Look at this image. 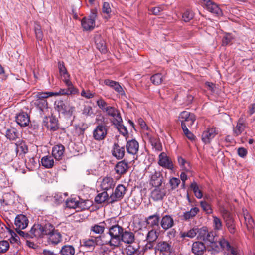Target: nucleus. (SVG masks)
<instances>
[{
	"mask_svg": "<svg viewBox=\"0 0 255 255\" xmlns=\"http://www.w3.org/2000/svg\"><path fill=\"white\" fill-rule=\"evenodd\" d=\"M58 69L63 81L67 87V89H60L62 95L74 94L78 93V89L75 88L70 80V75L67 72L63 62H59Z\"/></svg>",
	"mask_w": 255,
	"mask_h": 255,
	"instance_id": "1",
	"label": "nucleus"
},
{
	"mask_svg": "<svg viewBox=\"0 0 255 255\" xmlns=\"http://www.w3.org/2000/svg\"><path fill=\"white\" fill-rule=\"evenodd\" d=\"M109 228V234L111 239L108 242L110 246L118 247L120 245V239L124 231L123 228L116 223H112Z\"/></svg>",
	"mask_w": 255,
	"mask_h": 255,
	"instance_id": "2",
	"label": "nucleus"
},
{
	"mask_svg": "<svg viewBox=\"0 0 255 255\" xmlns=\"http://www.w3.org/2000/svg\"><path fill=\"white\" fill-rule=\"evenodd\" d=\"M146 172L149 174V183L153 187L161 186L163 182L162 173L153 166H149Z\"/></svg>",
	"mask_w": 255,
	"mask_h": 255,
	"instance_id": "3",
	"label": "nucleus"
},
{
	"mask_svg": "<svg viewBox=\"0 0 255 255\" xmlns=\"http://www.w3.org/2000/svg\"><path fill=\"white\" fill-rule=\"evenodd\" d=\"M97 10L93 9L88 17H84L81 21V25L85 30H91L95 26V19L97 17Z\"/></svg>",
	"mask_w": 255,
	"mask_h": 255,
	"instance_id": "4",
	"label": "nucleus"
},
{
	"mask_svg": "<svg viewBox=\"0 0 255 255\" xmlns=\"http://www.w3.org/2000/svg\"><path fill=\"white\" fill-rule=\"evenodd\" d=\"M112 223H115V218H111L106 220L95 224L91 227V231L98 234H102L106 228L109 227Z\"/></svg>",
	"mask_w": 255,
	"mask_h": 255,
	"instance_id": "5",
	"label": "nucleus"
},
{
	"mask_svg": "<svg viewBox=\"0 0 255 255\" xmlns=\"http://www.w3.org/2000/svg\"><path fill=\"white\" fill-rule=\"evenodd\" d=\"M179 119L181 123L182 127H183L184 125L186 127H190L196 120V117L193 113L184 111L180 113Z\"/></svg>",
	"mask_w": 255,
	"mask_h": 255,
	"instance_id": "6",
	"label": "nucleus"
},
{
	"mask_svg": "<svg viewBox=\"0 0 255 255\" xmlns=\"http://www.w3.org/2000/svg\"><path fill=\"white\" fill-rule=\"evenodd\" d=\"M155 250L161 255H171L173 251L171 242L160 241L155 247Z\"/></svg>",
	"mask_w": 255,
	"mask_h": 255,
	"instance_id": "7",
	"label": "nucleus"
},
{
	"mask_svg": "<svg viewBox=\"0 0 255 255\" xmlns=\"http://www.w3.org/2000/svg\"><path fill=\"white\" fill-rule=\"evenodd\" d=\"M93 137L96 140L104 139L107 134V128L104 124H99L93 132Z\"/></svg>",
	"mask_w": 255,
	"mask_h": 255,
	"instance_id": "8",
	"label": "nucleus"
},
{
	"mask_svg": "<svg viewBox=\"0 0 255 255\" xmlns=\"http://www.w3.org/2000/svg\"><path fill=\"white\" fill-rule=\"evenodd\" d=\"M158 164L163 168L173 170L174 165L172 160L165 152H161L159 155Z\"/></svg>",
	"mask_w": 255,
	"mask_h": 255,
	"instance_id": "9",
	"label": "nucleus"
},
{
	"mask_svg": "<svg viewBox=\"0 0 255 255\" xmlns=\"http://www.w3.org/2000/svg\"><path fill=\"white\" fill-rule=\"evenodd\" d=\"M107 114L112 117L111 122L113 124H118L120 122H122V118L119 110L116 108L109 106L107 108L105 112Z\"/></svg>",
	"mask_w": 255,
	"mask_h": 255,
	"instance_id": "10",
	"label": "nucleus"
},
{
	"mask_svg": "<svg viewBox=\"0 0 255 255\" xmlns=\"http://www.w3.org/2000/svg\"><path fill=\"white\" fill-rule=\"evenodd\" d=\"M232 247L229 243L223 238L220 239L216 243H212L211 245V248L217 252L222 250L228 251Z\"/></svg>",
	"mask_w": 255,
	"mask_h": 255,
	"instance_id": "11",
	"label": "nucleus"
},
{
	"mask_svg": "<svg viewBox=\"0 0 255 255\" xmlns=\"http://www.w3.org/2000/svg\"><path fill=\"white\" fill-rule=\"evenodd\" d=\"M101 244V239L100 236L92 237L90 239H85L83 240L81 242L82 246L88 250H93L96 245Z\"/></svg>",
	"mask_w": 255,
	"mask_h": 255,
	"instance_id": "12",
	"label": "nucleus"
},
{
	"mask_svg": "<svg viewBox=\"0 0 255 255\" xmlns=\"http://www.w3.org/2000/svg\"><path fill=\"white\" fill-rule=\"evenodd\" d=\"M126 187L122 184L118 185L115 191L110 196V202H116L123 198L126 193Z\"/></svg>",
	"mask_w": 255,
	"mask_h": 255,
	"instance_id": "13",
	"label": "nucleus"
},
{
	"mask_svg": "<svg viewBox=\"0 0 255 255\" xmlns=\"http://www.w3.org/2000/svg\"><path fill=\"white\" fill-rule=\"evenodd\" d=\"M47 241L50 245H57L62 241V234L58 230L55 229L47 237Z\"/></svg>",
	"mask_w": 255,
	"mask_h": 255,
	"instance_id": "14",
	"label": "nucleus"
},
{
	"mask_svg": "<svg viewBox=\"0 0 255 255\" xmlns=\"http://www.w3.org/2000/svg\"><path fill=\"white\" fill-rule=\"evenodd\" d=\"M218 134V131L216 128H207L202 134V140L205 143L210 142L211 139Z\"/></svg>",
	"mask_w": 255,
	"mask_h": 255,
	"instance_id": "15",
	"label": "nucleus"
},
{
	"mask_svg": "<svg viewBox=\"0 0 255 255\" xmlns=\"http://www.w3.org/2000/svg\"><path fill=\"white\" fill-rule=\"evenodd\" d=\"M43 124L47 129L53 131L57 130L59 128L58 120L53 117H45L43 120Z\"/></svg>",
	"mask_w": 255,
	"mask_h": 255,
	"instance_id": "16",
	"label": "nucleus"
},
{
	"mask_svg": "<svg viewBox=\"0 0 255 255\" xmlns=\"http://www.w3.org/2000/svg\"><path fill=\"white\" fill-rule=\"evenodd\" d=\"M199 211L200 209L199 208L193 207L190 210L183 212V214L180 216L181 219L186 222L189 221L193 219L199 213Z\"/></svg>",
	"mask_w": 255,
	"mask_h": 255,
	"instance_id": "17",
	"label": "nucleus"
},
{
	"mask_svg": "<svg viewBox=\"0 0 255 255\" xmlns=\"http://www.w3.org/2000/svg\"><path fill=\"white\" fill-rule=\"evenodd\" d=\"M104 83L106 85L114 89L115 91L118 93V95L121 96H125V93L123 88L118 82L110 79H105L104 81Z\"/></svg>",
	"mask_w": 255,
	"mask_h": 255,
	"instance_id": "18",
	"label": "nucleus"
},
{
	"mask_svg": "<svg viewBox=\"0 0 255 255\" xmlns=\"http://www.w3.org/2000/svg\"><path fill=\"white\" fill-rule=\"evenodd\" d=\"M28 222L26 216L23 214L18 215L15 219L16 229H24L27 227Z\"/></svg>",
	"mask_w": 255,
	"mask_h": 255,
	"instance_id": "19",
	"label": "nucleus"
},
{
	"mask_svg": "<svg viewBox=\"0 0 255 255\" xmlns=\"http://www.w3.org/2000/svg\"><path fill=\"white\" fill-rule=\"evenodd\" d=\"M126 149L128 153L132 155H135L139 150L138 142L135 139H131L127 141Z\"/></svg>",
	"mask_w": 255,
	"mask_h": 255,
	"instance_id": "20",
	"label": "nucleus"
},
{
	"mask_svg": "<svg viewBox=\"0 0 255 255\" xmlns=\"http://www.w3.org/2000/svg\"><path fill=\"white\" fill-rule=\"evenodd\" d=\"M160 223L162 228L165 231L171 228L174 225L173 218L168 215L163 216Z\"/></svg>",
	"mask_w": 255,
	"mask_h": 255,
	"instance_id": "21",
	"label": "nucleus"
},
{
	"mask_svg": "<svg viewBox=\"0 0 255 255\" xmlns=\"http://www.w3.org/2000/svg\"><path fill=\"white\" fill-rule=\"evenodd\" d=\"M65 147L62 144L55 145L52 149V154L57 161L61 160L63 157Z\"/></svg>",
	"mask_w": 255,
	"mask_h": 255,
	"instance_id": "22",
	"label": "nucleus"
},
{
	"mask_svg": "<svg viewBox=\"0 0 255 255\" xmlns=\"http://www.w3.org/2000/svg\"><path fill=\"white\" fill-rule=\"evenodd\" d=\"M151 192V197L154 201L162 200L166 195V190L161 186L155 187Z\"/></svg>",
	"mask_w": 255,
	"mask_h": 255,
	"instance_id": "23",
	"label": "nucleus"
},
{
	"mask_svg": "<svg viewBox=\"0 0 255 255\" xmlns=\"http://www.w3.org/2000/svg\"><path fill=\"white\" fill-rule=\"evenodd\" d=\"M16 121L20 126L25 127L29 124L30 118L26 113L21 112L16 117Z\"/></svg>",
	"mask_w": 255,
	"mask_h": 255,
	"instance_id": "24",
	"label": "nucleus"
},
{
	"mask_svg": "<svg viewBox=\"0 0 255 255\" xmlns=\"http://www.w3.org/2000/svg\"><path fill=\"white\" fill-rule=\"evenodd\" d=\"M160 217L158 214L149 216L146 219V223L149 227L152 229L159 228Z\"/></svg>",
	"mask_w": 255,
	"mask_h": 255,
	"instance_id": "25",
	"label": "nucleus"
},
{
	"mask_svg": "<svg viewBox=\"0 0 255 255\" xmlns=\"http://www.w3.org/2000/svg\"><path fill=\"white\" fill-rule=\"evenodd\" d=\"M135 240V236L131 231L127 230L123 231L120 239V243L121 241L123 242L126 244H130L134 242Z\"/></svg>",
	"mask_w": 255,
	"mask_h": 255,
	"instance_id": "26",
	"label": "nucleus"
},
{
	"mask_svg": "<svg viewBox=\"0 0 255 255\" xmlns=\"http://www.w3.org/2000/svg\"><path fill=\"white\" fill-rule=\"evenodd\" d=\"M125 153L124 147L120 146L117 143H115L112 148V155L117 159H122Z\"/></svg>",
	"mask_w": 255,
	"mask_h": 255,
	"instance_id": "27",
	"label": "nucleus"
},
{
	"mask_svg": "<svg viewBox=\"0 0 255 255\" xmlns=\"http://www.w3.org/2000/svg\"><path fill=\"white\" fill-rule=\"evenodd\" d=\"M59 95H62L60 91L58 92H38L35 93L34 98L35 100H45V99L52 96H56Z\"/></svg>",
	"mask_w": 255,
	"mask_h": 255,
	"instance_id": "28",
	"label": "nucleus"
},
{
	"mask_svg": "<svg viewBox=\"0 0 255 255\" xmlns=\"http://www.w3.org/2000/svg\"><path fill=\"white\" fill-rule=\"evenodd\" d=\"M205 250V246L203 243L196 241L193 243L192 246V252L196 255H201Z\"/></svg>",
	"mask_w": 255,
	"mask_h": 255,
	"instance_id": "29",
	"label": "nucleus"
},
{
	"mask_svg": "<svg viewBox=\"0 0 255 255\" xmlns=\"http://www.w3.org/2000/svg\"><path fill=\"white\" fill-rule=\"evenodd\" d=\"M115 184V182L112 178L105 177L102 179L100 186L103 190H108L114 188Z\"/></svg>",
	"mask_w": 255,
	"mask_h": 255,
	"instance_id": "30",
	"label": "nucleus"
},
{
	"mask_svg": "<svg viewBox=\"0 0 255 255\" xmlns=\"http://www.w3.org/2000/svg\"><path fill=\"white\" fill-rule=\"evenodd\" d=\"M29 236L30 238H41L43 234L41 229V225L34 224L29 231Z\"/></svg>",
	"mask_w": 255,
	"mask_h": 255,
	"instance_id": "31",
	"label": "nucleus"
},
{
	"mask_svg": "<svg viewBox=\"0 0 255 255\" xmlns=\"http://www.w3.org/2000/svg\"><path fill=\"white\" fill-rule=\"evenodd\" d=\"M110 196H109L106 191L98 194L95 198V201L98 204H102L104 202L107 203H112L113 202H110Z\"/></svg>",
	"mask_w": 255,
	"mask_h": 255,
	"instance_id": "32",
	"label": "nucleus"
},
{
	"mask_svg": "<svg viewBox=\"0 0 255 255\" xmlns=\"http://www.w3.org/2000/svg\"><path fill=\"white\" fill-rule=\"evenodd\" d=\"M128 168V163L124 160L119 162L115 167V170L118 174H123L125 173Z\"/></svg>",
	"mask_w": 255,
	"mask_h": 255,
	"instance_id": "33",
	"label": "nucleus"
},
{
	"mask_svg": "<svg viewBox=\"0 0 255 255\" xmlns=\"http://www.w3.org/2000/svg\"><path fill=\"white\" fill-rule=\"evenodd\" d=\"M203 0L206 2L207 8L210 12L217 15H220L221 14V10L216 4L212 2L210 0Z\"/></svg>",
	"mask_w": 255,
	"mask_h": 255,
	"instance_id": "34",
	"label": "nucleus"
},
{
	"mask_svg": "<svg viewBox=\"0 0 255 255\" xmlns=\"http://www.w3.org/2000/svg\"><path fill=\"white\" fill-rule=\"evenodd\" d=\"M53 158V156L49 155L43 157L41 161L42 165L47 169L52 168L55 163Z\"/></svg>",
	"mask_w": 255,
	"mask_h": 255,
	"instance_id": "35",
	"label": "nucleus"
},
{
	"mask_svg": "<svg viewBox=\"0 0 255 255\" xmlns=\"http://www.w3.org/2000/svg\"><path fill=\"white\" fill-rule=\"evenodd\" d=\"M244 217L248 230L251 231L255 226V222L253 219L247 211L244 212Z\"/></svg>",
	"mask_w": 255,
	"mask_h": 255,
	"instance_id": "36",
	"label": "nucleus"
},
{
	"mask_svg": "<svg viewBox=\"0 0 255 255\" xmlns=\"http://www.w3.org/2000/svg\"><path fill=\"white\" fill-rule=\"evenodd\" d=\"M95 43L97 48L102 53H105L107 51L105 42L100 36L95 37Z\"/></svg>",
	"mask_w": 255,
	"mask_h": 255,
	"instance_id": "37",
	"label": "nucleus"
},
{
	"mask_svg": "<svg viewBox=\"0 0 255 255\" xmlns=\"http://www.w3.org/2000/svg\"><path fill=\"white\" fill-rule=\"evenodd\" d=\"M75 253V250L72 245H64L60 250V253L61 255H74Z\"/></svg>",
	"mask_w": 255,
	"mask_h": 255,
	"instance_id": "38",
	"label": "nucleus"
},
{
	"mask_svg": "<svg viewBox=\"0 0 255 255\" xmlns=\"http://www.w3.org/2000/svg\"><path fill=\"white\" fill-rule=\"evenodd\" d=\"M55 108L62 113H65L68 111V107L67 104L62 100H58L55 102Z\"/></svg>",
	"mask_w": 255,
	"mask_h": 255,
	"instance_id": "39",
	"label": "nucleus"
},
{
	"mask_svg": "<svg viewBox=\"0 0 255 255\" xmlns=\"http://www.w3.org/2000/svg\"><path fill=\"white\" fill-rule=\"evenodd\" d=\"M41 229L43 236L47 235V237L55 230V227L50 223H47L44 226L41 225Z\"/></svg>",
	"mask_w": 255,
	"mask_h": 255,
	"instance_id": "40",
	"label": "nucleus"
},
{
	"mask_svg": "<svg viewBox=\"0 0 255 255\" xmlns=\"http://www.w3.org/2000/svg\"><path fill=\"white\" fill-rule=\"evenodd\" d=\"M5 136L10 140H14L18 138V133L15 128H12L7 129Z\"/></svg>",
	"mask_w": 255,
	"mask_h": 255,
	"instance_id": "41",
	"label": "nucleus"
},
{
	"mask_svg": "<svg viewBox=\"0 0 255 255\" xmlns=\"http://www.w3.org/2000/svg\"><path fill=\"white\" fill-rule=\"evenodd\" d=\"M79 200V199H77L76 198H70L67 199L66 201V207L72 209L78 208Z\"/></svg>",
	"mask_w": 255,
	"mask_h": 255,
	"instance_id": "42",
	"label": "nucleus"
},
{
	"mask_svg": "<svg viewBox=\"0 0 255 255\" xmlns=\"http://www.w3.org/2000/svg\"><path fill=\"white\" fill-rule=\"evenodd\" d=\"M34 32L37 40L41 41L43 38V33L41 26L38 23H35Z\"/></svg>",
	"mask_w": 255,
	"mask_h": 255,
	"instance_id": "43",
	"label": "nucleus"
},
{
	"mask_svg": "<svg viewBox=\"0 0 255 255\" xmlns=\"http://www.w3.org/2000/svg\"><path fill=\"white\" fill-rule=\"evenodd\" d=\"M158 233L155 229H152L147 235L146 239L149 242H153L157 240Z\"/></svg>",
	"mask_w": 255,
	"mask_h": 255,
	"instance_id": "44",
	"label": "nucleus"
},
{
	"mask_svg": "<svg viewBox=\"0 0 255 255\" xmlns=\"http://www.w3.org/2000/svg\"><path fill=\"white\" fill-rule=\"evenodd\" d=\"M213 217V227L215 230H221L222 228V222L221 220L215 215L212 216Z\"/></svg>",
	"mask_w": 255,
	"mask_h": 255,
	"instance_id": "45",
	"label": "nucleus"
},
{
	"mask_svg": "<svg viewBox=\"0 0 255 255\" xmlns=\"http://www.w3.org/2000/svg\"><path fill=\"white\" fill-rule=\"evenodd\" d=\"M197 233V228H192L187 232H181L180 233V236L182 238L188 237L193 238L196 236Z\"/></svg>",
	"mask_w": 255,
	"mask_h": 255,
	"instance_id": "46",
	"label": "nucleus"
},
{
	"mask_svg": "<svg viewBox=\"0 0 255 255\" xmlns=\"http://www.w3.org/2000/svg\"><path fill=\"white\" fill-rule=\"evenodd\" d=\"M190 188L194 192L195 196L198 199H201L203 197L202 191L199 189L197 184L193 182L190 185Z\"/></svg>",
	"mask_w": 255,
	"mask_h": 255,
	"instance_id": "47",
	"label": "nucleus"
},
{
	"mask_svg": "<svg viewBox=\"0 0 255 255\" xmlns=\"http://www.w3.org/2000/svg\"><path fill=\"white\" fill-rule=\"evenodd\" d=\"M190 188L194 192L195 196L198 199H201L203 197L202 191L199 189L197 184L193 182L190 185Z\"/></svg>",
	"mask_w": 255,
	"mask_h": 255,
	"instance_id": "48",
	"label": "nucleus"
},
{
	"mask_svg": "<svg viewBox=\"0 0 255 255\" xmlns=\"http://www.w3.org/2000/svg\"><path fill=\"white\" fill-rule=\"evenodd\" d=\"M226 225L227 227L228 228L229 232L233 234L235 232V226L234 223V220L231 217V216H229V218L225 219Z\"/></svg>",
	"mask_w": 255,
	"mask_h": 255,
	"instance_id": "49",
	"label": "nucleus"
},
{
	"mask_svg": "<svg viewBox=\"0 0 255 255\" xmlns=\"http://www.w3.org/2000/svg\"><path fill=\"white\" fill-rule=\"evenodd\" d=\"M245 125L240 122H238L236 126L233 129L234 135L236 136H238L241 134V133L245 129Z\"/></svg>",
	"mask_w": 255,
	"mask_h": 255,
	"instance_id": "50",
	"label": "nucleus"
},
{
	"mask_svg": "<svg viewBox=\"0 0 255 255\" xmlns=\"http://www.w3.org/2000/svg\"><path fill=\"white\" fill-rule=\"evenodd\" d=\"M150 79L154 84L158 85L162 83L163 80V76L161 73H157L152 76Z\"/></svg>",
	"mask_w": 255,
	"mask_h": 255,
	"instance_id": "51",
	"label": "nucleus"
},
{
	"mask_svg": "<svg viewBox=\"0 0 255 255\" xmlns=\"http://www.w3.org/2000/svg\"><path fill=\"white\" fill-rule=\"evenodd\" d=\"M178 163L181 168V169L183 170L188 171L190 169V165L188 162H187L184 159H183L182 157H178Z\"/></svg>",
	"mask_w": 255,
	"mask_h": 255,
	"instance_id": "52",
	"label": "nucleus"
},
{
	"mask_svg": "<svg viewBox=\"0 0 255 255\" xmlns=\"http://www.w3.org/2000/svg\"><path fill=\"white\" fill-rule=\"evenodd\" d=\"M200 204L202 208L207 214H210L212 213L213 210L211 205L205 201H201L200 202Z\"/></svg>",
	"mask_w": 255,
	"mask_h": 255,
	"instance_id": "53",
	"label": "nucleus"
},
{
	"mask_svg": "<svg viewBox=\"0 0 255 255\" xmlns=\"http://www.w3.org/2000/svg\"><path fill=\"white\" fill-rule=\"evenodd\" d=\"M102 10V13L107 15L108 17L109 18L112 12V9L110 4L107 2H103Z\"/></svg>",
	"mask_w": 255,
	"mask_h": 255,
	"instance_id": "54",
	"label": "nucleus"
},
{
	"mask_svg": "<svg viewBox=\"0 0 255 255\" xmlns=\"http://www.w3.org/2000/svg\"><path fill=\"white\" fill-rule=\"evenodd\" d=\"M148 142L150 143L152 146L155 149V150L159 151L162 150V145L157 138L154 137L153 139H150V141Z\"/></svg>",
	"mask_w": 255,
	"mask_h": 255,
	"instance_id": "55",
	"label": "nucleus"
},
{
	"mask_svg": "<svg viewBox=\"0 0 255 255\" xmlns=\"http://www.w3.org/2000/svg\"><path fill=\"white\" fill-rule=\"evenodd\" d=\"M9 248V243L7 241L3 240L0 241V253L6 252Z\"/></svg>",
	"mask_w": 255,
	"mask_h": 255,
	"instance_id": "56",
	"label": "nucleus"
},
{
	"mask_svg": "<svg viewBox=\"0 0 255 255\" xmlns=\"http://www.w3.org/2000/svg\"><path fill=\"white\" fill-rule=\"evenodd\" d=\"M118 129L120 132L124 136H126L128 133L127 128L123 125V121L120 122L118 124H114Z\"/></svg>",
	"mask_w": 255,
	"mask_h": 255,
	"instance_id": "57",
	"label": "nucleus"
},
{
	"mask_svg": "<svg viewBox=\"0 0 255 255\" xmlns=\"http://www.w3.org/2000/svg\"><path fill=\"white\" fill-rule=\"evenodd\" d=\"M35 104L41 111H43L44 109L48 107V103L46 100H35Z\"/></svg>",
	"mask_w": 255,
	"mask_h": 255,
	"instance_id": "58",
	"label": "nucleus"
},
{
	"mask_svg": "<svg viewBox=\"0 0 255 255\" xmlns=\"http://www.w3.org/2000/svg\"><path fill=\"white\" fill-rule=\"evenodd\" d=\"M97 104L99 108L104 112L106 111L107 108L109 107V106H108V104L102 98H100L97 101Z\"/></svg>",
	"mask_w": 255,
	"mask_h": 255,
	"instance_id": "59",
	"label": "nucleus"
},
{
	"mask_svg": "<svg viewBox=\"0 0 255 255\" xmlns=\"http://www.w3.org/2000/svg\"><path fill=\"white\" fill-rule=\"evenodd\" d=\"M193 14L191 11L189 10H186L183 14L182 18L184 21L187 22L191 20L193 18Z\"/></svg>",
	"mask_w": 255,
	"mask_h": 255,
	"instance_id": "60",
	"label": "nucleus"
},
{
	"mask_svg": "<svg viewBox=\"0 0 255 255\" xmlns=\"http://www.w3.org/2000/svg\"><path fill=\"white\" fill-rule=\"evenodd\" d=\"M126 252L128 255H133L135 254L138 255V249L131 245H129L126 248Z\"/></svg>",
	"mask_w": 255,
	"mask_h": 255,
	"instance_id": "61",
	"label": "nucleus"
},
{
	"mask_svg": "<svg viewBox=\"0 0 255 255\" xmlns=\"http://www.w3.org/2000/svg\"><path fill=\"white\" fill-rule=\"evenodd\" d=\"M182 130L184 134L190 140H192L194 139V135L188 130L187 127L184 125L182 127Z\"/></svg>",
	"mask_w": 255,
	"mask_h": 255,
	"instance_id": "62",
	"label": "nucleus"
},
{
	"mask_svg": "<svg viewBox=\"0 0 255 255\" xmlns=\"http://www.w3.org/2000/svg\"><path fill=\"white\" fill-rule=\"evenodd\" d=\"M228 252V255H243L242 251L238 248L232 247Z\"/></svg>",
	"mask_w": 255,
	"mask_h": 255,
	"instance_id": "63",
	"label": "nucleus"
},
{
	"mask_svg": "<svg viewBox=\"0 0 255 255\" xmlns=\"http://www.w3.org/2000/svg\"><path fill=\"white\" fill-rule=\"evenodd\" d=\"M180 183V180L178 178L175 177L171 178L169 181V183L171 186L172 189L176 188L179 185Z\"/></svg>",
	"mask_w": 255,
	"mask_h": 255,
	"instance_id": "64",
	"label": "nucleus"
}]
</instances>
